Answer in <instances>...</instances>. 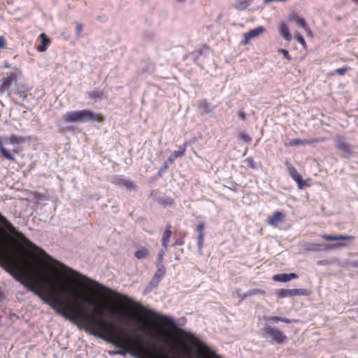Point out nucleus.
I'll use <instances>...</instances> for the list:
<instances>
[{"label": "nucleus", "instance_id": "f257e3e1", "mask_svg": "<svg viewBox=\"0 0 358 358\" xmlns=\"http://www.w3.org/2000/svg\"><path fill=\"white\" fill-rule=\"evenodd\" d=\"M136 311H138L140 313L150 317L153 320L160 322L163 325L168 327L173 332L177 334L181 338L188 340L194 347L197 348L198 355L199 356L208 355L210 358H221L219 355L211 351L208 345L201 343L198 338L194 337L190 333L187 332L183 329L177 327L174 320L171 317L164 315L159 314L141 304L138 306Z\"/></svg>", "mask_w": 358, "mask_h": 358}, {"label": "nucleus", "instance_id": "f03ea898", "mask_svg": "<svg viewBox=\"0 0 358 358\" xmlns=\"http://www.w3.org/2000/svg\"><path fill=\"white\" fill-rule=\"evenodd\" d=\"M0 222L7 227L9 231L15 234L18 240V241L23 245L28 247L29 249L33 250L36 252L41 257L44 258L47 262L50 263H52L55 265L59 266L62 271L68 272L70 274H73L74 275H77L78 273L73 270L72 268L68 267L65 264H62L59 261L52 258L50 255H49L44 250L38 247L36 245L33 243L29 241L22 233L17 231L15 228L12 226L10 222H9L7 219L3 216L0 213Z\"/></svg>", "mask_w": 358, "mask_h": 358}, {"label": "nucleus", "instance_id": "7ed1b4c3", "mask_svg": "<svg viewBox=\"0 0 358 358\" xmlns=\"http://www.w3.org/2000/svg\"><path fill=\"white\" fill-rule=\"evenodd\" d=\"M62 118L67 123L84 122H102L104 120V117L101 113H95L87 109L69 111L63 115Z\"/></svg>", "mask_w": 358, "mask_h": 358}, {"label": "nucleus", "instance_id": "20e7f679", "mask_svg": "<svg viewBox=\"0 0 358 358\" xmlns=\"http://www.w3.org/2000/svg\"><path fill=\"white\" fill-rule=\"evenodd\" d=\"M0 265L5 271L22 283H24V279H29V277L23 271L16 261L1 252Z\"/></svg>", "mask_w": 358, "mask_h": 358}, {"label": "nucleus", "instance_id": "39448f33", "mask_svg": "<svg viewBox=\"0 0 358 358\" xmlns=\"http://www.w3.org/2000/svg\"><path fill=\"white\" fill-rule=\"evenodd\" d=\"M26 142V138L21 136H17L15 134H11L8 137L3 138V141L0 140V152L4 158L9 161L14 162L15 157L13 156L12 152L8 150L4 147L5 144H22Z\"/></svg>", "mask_w": 358, "mask_h": 358}, {"label": "nucleus", "instance_id": "423d86ee", "mask_svg": "<svg viewBox=\"0 0 358 358\" xmlns=\"http://www.w3.org/2000/svg\"><path fill=\"white\" fill-rule=\"evenodd\" d=\"M334 140L340 156L344 158H349L353 152V145L348 143L346 139L342 136H336Z\"/></svg>", "mask_w": 358, "mask_h": 358}, {"label": "nucleus", "instance_id": "0eeeda50", "mask_svg": "<svg viewBox=\"0 0 358 358\" xmlns=\"http://www.w3.org/2000/svg\"><path fill=\"white\" fill-rule=\"evenodd\" d=\"M278 298L293 297L294 296L308 295V291L306 289H279L275 292Z\"/></svg>", "mask_w": 358, "mask_h": 358}, {"label": "nucleus", "instance_id": "6e6552de", "mask_svg": "<svg viewBox=\"0 0 358 358\" xmlns=\"http://www.w3.org/2000/svg\"><path fill=\"white\" fill-rule=\"evenodd\" d=\"M289 175L297 183L298 188L302 189L306 185V181L302 179L301 174L298 172L296 169L289 162H285Z\"/></svg>", "mask_w": 358, "mask_h": 358}, {"label": "nucleus", "instance_id": "1a4fd4ad", "mask_svg": "<svg viewBox=\"0 0 358 358\" xmlns=\"http://www.w3.org/2000/svg\"><path fill=\"white\" fill-rule=\"evenodd\" d=\"M347 245L345 243L339 242L334 244H317V243H311L308 245V250L313 252H317L320 250H330L333 249L344 248Z\"/></svg>", "mask_w": 358, "mask_h": 358}, {"label": "nucleus", "instance_id": "9d476101", "mask_svg": "<svg viewBox=\"0 0 358 358\" xmlns=\"http://www.w3.org/2000/svg\"><path fill=\"white\" fill-rule=\"evenodd\" d=\"M264 331L278 344L283 343L287 338L283 332L271 327H265Z\"/></svg>", "mask_w": 358, "mask_h": 358}, {"label": "nucleus", "instance_id": "9b49d317", "mask_svg": "<svg viewBox=\"0 0 358 358\" xmlns=\"http://www.w3.org/2000/svg\"><path fill=\"white\" fill-rule=\"evenodd\" d=\"M17 81V78L15 73H10L6 77L2 78L0 80V92L5 93L8 91L11 85Z\"/></svg>", "mask_w": 358, "mask_h": 358}, {"label": "nucleus", "instance_id": "f8f14e48", "mask_svg": "<svg viewBox=\"0 0 358 358\" xmlns=\"http://www.w3.org/2000/svg\"><path fill=\"white\" fill-rule=\"evenodd\" d=\"M265 31V28L262 26L250 30L248 32L243 34V38L242 39L241 44L243 45L248 44L252 38L257 37Z\"/></svg>", "mask_w": 358, "mask_h": 358}, {"label": "nucleus", "instance_id": "ddd939ff", "mask_svg": "<svg viewBox=\"0 0 358 358\" xmlns=\"http://www.w3.org/2000/svg\"><path fill=\"white\" fill-rule=\"evenodd\" d=\"M324 141V138H312L309 140H301L300 138H294L289 142L285 143L286 147L289 146H297L300 145H310L315 143H320Z\"/></svg>", "mask_w": 358, "mask_h": 358}, {"label": "nucleus", "instance_id": "4468645a", "mask_svg": "<svg viewBox=\"0 0 358 358\" xmlns=\"http://www.w3.org/2000/svg\"><path fill=\"white\" fill-rule=\"evenodd\" d=\"M285 217V215L280 211L274 212L271 216H268L266 220L268 224L273 227H277L280 222H282Z\"/></svg>", "mask_w": 358, "mask_h": 358}, {"label": "nucleus", "instance_id": "2eb2a0df", "mask_svg": "<svg viewBox=\"0 0 358 358\" xmlns=\"http://www.w3.org/2000/svg\"><path fill=\"white\" fill-rule=\"evenodd\" d=\"M204 228H205V223L204 222H200L199 223L196 227V231L198 232V237H197V247L199 250H202L203 248V242H204Z\"/></svg>", "mask_w": 358, "mask_h": 358}, {"label": "nucleus", "instance_id": "dca6fc26", "mask_svg": "<svg viewBox=\"0 0 358 358\" xmlns=\"http://www.w3.org/2000/svg\"><path fill=\"white\" fill-rule=\"evenodd\" d=\"M321 238L327 241H354L355 236L347 235L333 236L329 234H322Z\"/></svg>", "mask_w": 358, "mask_h": 358}, {"label": "nucleus", "instance_id": "f3484780", "mask_svg": "<svg viewBox=\"0 0 358 358\" xmlns=\"http://www.w3.org/2000/svg\"><path fill=\"white\" fill-rule=\"evenodd\" d=\"M298 278V275L294 273H279L275 274L273 276L272 279L274 281L277 282H288L292 279H296Z\"/></svg>", "mask_w": 358, "mask_h": 358}, {"label": "nucleus", "instance_id": "a211bd4d", "mask_svg": "<svg viewBox=\"0 0 358 358\" xmlns=\"http://www.w3.org/2000/svg\"><path fill=\"white\" fill-rule=\"evenodd\" d=\"M279 32L281 36L286 41H290L292 39L288 26L285 22H280L278 26Z\"/></svg>", "mask_w": 358, "mask_h": 358}, {"label": "nucleus", "instance_id": "6ab92c4d", "mask_svg": "<svg viewBox=\"0 0 358 358\" xmlns=\"http://www.w3.org/2000/svg\"><path fill=\"white\" fill-rule=\"evenodd\" d=\"M94 285H96V287L97 288L101 289L102 290H104V291H106L108 294H113L114 296H117L119 299H124L126 301L133 303V301L129 298H128L127 296L122 295V294H119V293H117L116 292H114L111 289L108 288L106 287H104L103 285H101V284H99V283H98L96 282H94Z\"/></svg>", "mask_w": 358, "mask_h": 358}, {"label": "nucleus", "instance_id": "aec40b11", "mask_svg": "<svg viewBox=\"0 0 358 358\" xmlns=\"http://www.w3.org/2000/svg\"><path fill=\"white\" fill-rule=\"evenodd\" d=\"M171 235V224H167L162 237V245L164 249L167 248Z\"/></svg>", "mask_w": 358, "mask_h": 358}, {"label": "nucleus", "instance_id": "412c9836", "mask_svg": "<svg viewBox=\"0 0 358 358\" xmlns=\"http://www.w3.org/2000/svg\"><path fill=\"white\" fill-rule=\"evenodd\" d=\"M39 37L41 39V44L37 47V50L41 52H45L51 41L45 33L41 34Z\"/></svg>", "mask_w": 358, "mask_h": 358}, {"label": "nucleus", "instance_id": "4be33fe9", "mask_svg": "<svg viewBox=\"0 0 358 358\" xmlns=\"http://www.w3.org/2000/svg\"><path fill=\"white\" fill-rule=\"evenodd\" d=\"M108 310L113 315H120L121 317L127 316L129 319H136L134 314L127 313L121 308L109 307Z\"/></svg>", "mask_w": 358, "mask_h": 358}, {"label": "nucleus", "instance_id": "5701e85b", "mask_svg": "<svg viewBox=\"0 0 358 358\" xmlns=\"http://www.w3.org/2000/svg\"><path fill=\"white\" fill-rule=\"evenodd\" d=\"M88 98L94 101H98L102 99L103 92L99 89H94L87 93Z\"/></svg>", "mask_w": 358, "mask_h": 358}, {"label": "nucleus", "instance_id": "b1692460", "mask_svg": "<svg viewBox=\"0 0 358 358\" xmlns=\"http://www.w3.org/2000/svg\"><path fill=\"white\" fill-rule=\"evenodd\" d=\"M117 184L125 187L129 190L134 189L136 188V185L133 181L123 178L117 180Z\"/></svg>", "mask_w": 358, "mask_h": 358}, {"label": "nucleus", "instance_id": "393cba45", "mask_svg": "<svg viewBox=\"0 0 358 358\" xmlns=\"http://www.w3.org/2000/svg\"><path fill=\"white\" fill-rule=\"evenodd\" d=\"M250 3L246 0H236L234 7L238 10H243L246 9Z\"/></svg>", "mask_w": 358, "mask_h": 358}, {"label": "nucleus", "instance_id": "a878e982", "mask_svg": "<svg viewBox=\"0 0 358 358\" xmlns=\"http://www.w3.org/2000/svg\"><path fill=\"white\" fill-rule=\"evenodd\" d=\"M165 273V267L163 265H160L155 273L154 279L157 280V282H159L162 280V278L164 276Z\"/></svg>", "mask_w": 358, "mask_h": 358}, {"label": "nucleus", "instance_id": "bb28decb", "mask_svg": "<svg viewBox=\"0 0 358 358\" xmlns=\"http://www.w3.org/2000/svg\"><path fill=\"white\" fill-rule=\"evenodd\" d=\"M268 320L269 321H273L275 322H285L287 324H290V323H293V322H296L295 320H290L287 317H278V316H271V317H269Z\"/></svg>", "mask_w": 358, "mask_h": 358}, {"label": "nucleus", "instance_id": "cd10ccee", "mask_svg": "<svg viewBox=\"0 0 358 358\" xmlns=\"http://www.w3.org/2000/svg\"><path fill=\"white\" fill-rule=\"evenodd\" d=\"M157 201L164 207H167L174 203V200L171 197L159 198L158 199Z\"/></svg>", "mask_w": 358, "mask_h": 358}, {"label": "nucleus", "instance_id": "c85d7f7f", "mask_svg": "<svg viewBox=\"0 0 358 358\" xmlns=\"http://www.w3.org/2000/svg\"><path fill=\"white\" fill-rule=\"evenodd\" d=\"M134 255L138 259H145L148 256V251L146 248L140 249L136 251Z\"/></svg>", "mask_w": 358, "mask_h": 358}, {"label": "nucleus", "instance_id": "c756f323", "mask_svg": "<svg viewBox=\"0 0 358 358\" xmlns=\"http://www.w3.org/2000/svg\"><path fill=\"white\" fill-rule=\"evenodd\" d=\"M294 38L303 46L304 49L307 48L306 42L303 36L298 31L294 33Z\"/></svg>", "mask_w": 358, "mask_h": 358}, {"label": "nucleus", "instance_id": "7c9ffc66", "mask_svg": "<svg viewBox=\"0 0 358 358\" xmlns=\"http://www.w3.org/2000/svg\"><path fill=\"white\" fill-rule=\"evenodd\" d=\"M245 163L247 165V166L249 168L255 169L257 167L256 163L255 162L254 159L251 157H247L245 159Z\"/></svg>", "mask_w": 358, "mask_h": 358}, {"label": "nucleus", "instance_id": "2f4dec72", "mask_svg": "<svg viewBox=\"0 0 358 358\" xmlns=\"http://www.w3.org/2000/svg\"><path fill=\"white\" fill-rule=\"evenodd\" d=\"M350 69V68L348 66L337 69L334 72L331 73V75H334L335 73H337L340 76H343Z\"/></svg>", "mask_w": 358, "mask_h": 358}, {"label": "nucleus", "instance_id": "473e14b6", "mask_svg": "<svg viewBox=\"0 0 358 358\" xmlns=\"http://www.w3.org/2000/svg\"><path fill=\"white\" fill-rule=\"evenodd\" d=\"M185 148L180 147L178 150H175L172 154V156L176 159L177 157H181L185 155Z\"/></svg>", "mask_w": 358, "mask_h": 358}, {"label": "nucleus", "instance_id": "72a5a7b5", "mask_svg": "<svg viewBox=\"0 0 358 358\" xmlns=\"http://www.w3.org/2000/svg\"><path fill=\"white\" fill-rule=\"evenodd\" d=\"M238 138L240 140L246 143H248L252 140L251 137L245 132L239 133Z\"/></svg>", "mask_w": 358, "mask_h": 358}, {"label": "nucleus", "instance_id": "f704fd0d", "mask_svg": "<svg viewBox=\"0 0 358 358\" xmlns=\"http://www.w3.org/2000/svg\"><path fill=\"white\" fill-rule=\"evenodd\" d=\"M199 106L201 108H203L206 113H209V110H208L209 105L206 100L204 99V100L200 101Z\"/></svg>", "mask_w": 358, "mask_h": 358}, {"label": "nucleus", "instance_id": "c9c22d12", "mask_svg": "<svg viewBox=\"0 0 358 358\" xmlns=\"http://www.w3.org/2000/svg\"><path fill=\"white\" fill-rule=\"evenodd\" d=\"M296 23V24L301 27V28H304L305 27H306L307 25V23L305 20V19L302 18V17H299V19H297V20L295 22Z\"/></svg>", "mask_w": 358, "mask_h": 358}, {"label": "nucleus", "instance_id": "e433bc0d", "mask_svg": "<svg viewBox=\"0 0 358 358\" xmlns=\"http://www.w3.org/2000/svg\"><path fill=\"white\" fill-rule=\"evenodd\" d=\"M278 52H281L283 55L285 59H287L288 61H291L292 60V57L289 55V52H288V51L287 50H285V49H280L278 50Z\"/></svg>", "mask_w": 358, "mask_h": 358}, {"label": "nucleus", "instance_id": "4c0bfd02", "mask_svg": "<svg viewBox=\"0 0 358 358\" xmlns=\"http://www.w3.org/2000/svg\"><path fill=\"white\" fill-rule=\"evenodd\" d=\"M165 255V250H160L158 252L157 255V260L159 263H162L164 259V256Z\"/></svg>", "mask_w": 358, "mask_h": 358}, {"label": "nucleus", "instance_id": "58836bf2", "mask_svg": "<svg viewBox=\"0 0 358 358\" xmlns=\"http://www.w3.org/2000/svg\"><path fill=\"white\" fill-rule=\"evenodd\" d=\"M299 17L300 16L296 13L294 12L289 15V20L296 22Z\"/></svg>", "mask_w": 358, "mask_h": 358}, {"label": "nucleus", "instance_id": "ea45409f", "mask_svg": "<svg viewBox=\"0 0 358 358\" xmlns=\"http://www.w3.org/2000/svg\"><path fill=\"white\" fill-rule=\"evenodd\" d=\"M185 244V241L183 238H178L175 241V243L173 244L174 246L176 245H182Z\"/></svg>", "mask_w": 358, "mask_h": 358}, {"label": "nucleus", "instance_id": "a19ab883", "mask_svg": "<svg viewBox=\"0 0 358 358\" xmlns=\"http://www.w3.org/2000/svg\"><path fill=\"white\" fill-rule=\"evenodd\" d=\"M76 34L80 35L83 31V25L80 23H77L76 27Z\"/></svg>", "mask_w": 358, "mask_h": 358}, {"label": "nucleus", "instance_id": "79ce46f5", "mask_svg": "<svg viewBox=\"0 0 358 358\" xmlns=\"http://www.w3.org/2000/svg\"><path fill=\"white\" fill-rule=\"evenodd\" d=\"M238 115L241 120L245 121L246 120V113L243 110H240Z\"/></svg>", "mask_w": 358, "mask_h": 358}, {"label": "nucleus", "instance_id": "37998d69", "mask_svg": "<svg viewBox=\"0 0 358 358\" xmlns=\"http://www.w3.org/2000/svg\"><path fill=\"white\" fill-rule=\"evenodd\" d=\"M251 294H259L264 295L265 294V291L260 289H252L251 291Z\"/></svg>", "mask_w": 358, "mask_h": 358}, {"label": "nucleus", "instance_id": "c03bdc74", "mask_svg": "<svg viewBox=\"0 0 358 358\" xmlns=\"http://www.w3.org/2000/svg\"><path fill=\"white\" fill-rule=\"evenodd\" d=\"M6 47V40L3 36H0V48Z\"/></svg>", "mask_w": 358, "mask_h": 358}, {"label": "nucleus", "instance_id": "a18cd8bd", "mask_svg": "<svg viewBox=\"0 0 358 358\" xmlns=\"http://www.w3.org/2000/svg\"><path fill=\"white\" fill-rule=\"evenodd\" d=\"M303 29L308 36H313L312 31H311L310 28L308 26V24Z\"/></svg>", "mask_w": 358, "mask_h": 358}, {"label": "nucleus", "instance_id": "49530a36", "mask_svg": "<svg viewBox=\"0 0 358 358\" xmlns=\"http://www.w3.org/2000/svg\"><path fill=\"white\" fill-rule=\"evenodd\" d=\"M149 322H146V325H143L140 328V330L143 331L145 328L149 327Z\"/></svg>", "mask_w": 358, "mask_h": 358}, {"label": "nucleus", "instance_id": "de8ad7c7", "mask_svg": "<svg viewBox=\"0 0 358 358\" xmlns=\"http://www.w3.org/2000/svg\"><path fill=\"white\" fill-rule=\"evenodd\" d=\"M180 346H182V347H183L184 348H185V350H188L186 348V345H185V344L184 343L180 342Z\"/></svg>", "mask_w": 358, "mask_h": 358}, {"label": "nucleus", "instance_id": "09e8293b", "mask_svg": "<svg viewBox=\"0 0 358 358\" xmlns=\"http://www.w3.org/2000/svg\"><path fill=\"white\" fill-rule=\"evenodd\" d=\"M266 2H271V1H274L275 0H264Z\"/></svg>", "mask_w": 358, "mask_h": 358}, {"label": "nucleus", "instance_id": "8fccbe9b", "mask_svg": "<svg viewBox=\"0 0 358 358\" xmlns=\"http://www.w3.org/2000/svg\"><path fill=\"white\" fill-rule=\"evenodd\" d=\"M247 1H248L250 4L251 3L254 1V0H246Z\"/></svg>", "mask_w": 358, "mask_h": 358}, {"label": "nucleus", "instance_id": "3c124183", "mask_svg": "<svg viewBox=\"0 0 358 358\" xmlns=\"http://www.w3.org/2000/svg\"><path fill=\"white\" fill-rule=\"evenodd\" d=\"M13 152H14V153H18V151H17V150H13Z\"/></svg>", "mask_w": 358, "mask_h": 358}]
</instances>
